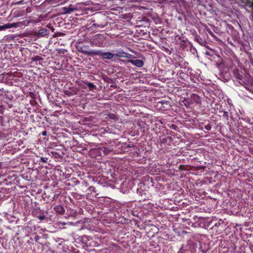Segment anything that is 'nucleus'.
Returning <instances> with one entry per match:
<instances>
[{"mask_svg": "<svg viewBox=\"0 0 253 253\" xmlns=\"http://www.w3.org/2000/svg\"><path fill=\"white\" fill-rule=\"evenodd\" d=\"M88 190L90 191V192H94L95 191V187L93 186H90L88 187Z\"/></svg>", "mask_w": 253, "mask_h": 253, "instance_id": "14", "label": "nucleus"}, {"mask_svg": "<svg viewBox=\"0 0 253 253\" xmlns=\"http://www.w3.org/2000/svg\"><path fill=\"white\" fill-rule=\"evenodd\" d=\"M126 52L124 51H119L116 54V56L120 57H125Z\"/></svg>", "mask_w": 253, "mask_h": 253, "instance_id": "8", "label": "nucleus"}, {"mask_svg": "<svg viewBox=\"0 0 253 253\" xmlns=\"http://www.w3.org/2000/svg\"><path fill=\"white\" fill-rule=\"evenodd\" d=\"M86 84L90 89L96 87V86L91 83L87 82Z\"/></svg>", "mask_w": 253, "mask_h": 253, "instance_id": "9", "label": "nucleus"}, {"mask_svg": "<svg viewBox=\"0 0 253 253\" xmlns=\"http://www.w3.org/2000/svg\"><path fill=\"white\" fill-rule=\"evenodd\" d=\"M132 57H133L132 55L129 54V53H126L125 57L127 58H132Z\"/></svg>", "mask_w": 253, "mask_h": 253, "instance_id": "13", "label": "nucleus"}, {"mask_svg": "<svg viewBox=\"0 0 253 253\" xmlns=\"http://www.w3.org/2000/svg\"><path fill=\"white\" fill-rule=\"evenodd\" d=\"M75 9L70 7H64V13H70L74 11Z\"/></svg>", "mask_w": 253, "mask_h": 253, "instance_id": "7", "label": "nucleus"}, {"mask_svg": "<svg viewBox=\"0 0 253 253\" xmlns=\"http://www.w3.org/2000/svg\"><path fill=\"white\" fill-rule=\"evenodd\" d=\"M223 116L226 118H227L228 117V113L226 111H224V114H223Z\"/></svg>", "mask_w": 253, "mask_h": 253, "instance_id": "17", "label": "nucleus"}, {"mask_svg": "<svg viewBox=\"0 0 253 253\" xmlns=\"http://www.w3.org/2000/svg\"><path fill=\"white\" fill-rule=\"evenodd\" d=\"M88 47L87 46L84 45V46H78L77 47L78 50L79 52L83 53L86 55H94V54L96 53L95 52V50H87L86 49Z\"/></svg>", "mask_w": 253, "mask_h": 253, "instance_id": "2", "label": "nucleus"}, {"mask_svg": "<svg viewBox=\"0 0 253 253\" xmlns=\"http://www.w3.org/2000/svg\"><path fill=\"white\" fill-rule=\"evenodd\" d=\"M95 53L94 55H100L103 58L107 59H111L112 58L114 55L111 52H102L100 50H95Z\"/></svg>", "mask_w": 253, "mask_h": 253, "instance_id": "3", "label": "nucleus"}, {"mask_svg": "<svg viewBox=\"0 0 253 253\" xmlns=\"http://www.w3.org/2000/svg\"><path fill=\"white\" fill-rule=\"evenodd\" d=\"M91 45L95 46H102L104 41V37L101 35H96L93 39L89 40Z\"/></svg>", "mask_w": 253, "mask_h": 253, "instance_id": "1", "label": "nucleus"}, {"mask_svg": "<svg viewBox=\"0 0 253 253\" xmlns=\"http://www.w3.org/2000/svg\"><path fill=\"white\" fill-rule=\"evenodd\" d=\"M5 26H6V24L4 25L3 26H0V31H2L3 30L7 29Z\"/></svg>", "mask_w": 253, "mask_h": 253, "instance_id": "16", "label": "nucleus"}, {"mask_svg": "<svg viewBox=\"0 0 253 253\" xmlns=\"http://www.w3.org/2000/svg\"><path fill=\"white\" fill-rule=\"evenodd\" d=\"M47 160V159L46 158H44V157L41 158V160L43 163H46Z\"/></svg>", "mask_w": 253, "mask_h": 253, "instance_id": "15", "label": "nucleus"}, {"mask_svg": "<svg viewBox=\"0 0 253 253\" xmlns=\"http://www.w3.org/2000/svg\"><path fill=\"white\" fill-rule=\"evenodd\" d=\"M2 113H3V108L1 106H0V114H2Z\"/></svg>", "mask_w": 253, "mask_h": 253, "instance_id": "18", "label": "nucleus"}, {"mask_svg": "<svg viewBox=\"0 0 253 253\" xmlns=\"http://www.w3.org/2000/svg\"><path fill=\"white\" fill-rule=\"evenodd\" d=\"M206 54H207V55H209V53H208V52H206Z\"/></svg>", "mask_w": 253, "mask_h": 253, "instance_id": "20", "label": "nucleus"}, {"mask_svg": "<svg viewBox=\"0 0 253 253\" xmlns=\"http://www.w3.org/2000/svg\"><path fill=\"white\" fill-rule=\"evenodd\" d=\"M18 26V23H8L6 24V28L7 29L16 27Z\"/></svg>", "mask_w": 253, "mask_h": 253, "instance_id": "6", "label": "nucleus"}, {"mask_svg": "<svg viewBox=\"0 0 253 253\" xmlns=\"http://www.w3.org/2000/svg\"><path fill=\"white\" fill-rule=\"evenodd\" d=\"M54 210L56 212L59 213L60 214L64 213L65 211L63 207L61 205L56 206L55 207H54Z\"/></svg>", "mask_w": 253, "mask_h": 253, "instance_id": "5", "label": "nucleus"}, {"mask_svg": "<svg viewBox=\"0 0 253 253\" xmlns=\"http://www.w3.org/2000/svg\"><path fill=\"white\" fill-rule=\"evenodd\" d=\"M205 128L207 130H210L211 128V126L210 124H208L205 126Z\"/></svg>", "mask_w": 253, "mask_h": 253, "instance_id": "12", "label": "nucleus"}, {"mask_svg": "<svg viewBox=\"0 0 253 253\" xmlns=\"http://www.w3.org/2000/svg\"><path fill=\"white\" fill-rule=\"evenodd\" d=\"M38 217L41 221H42L45 219V216L44 215H40L38 216Z\"/></svg>", "mask_w": 253, "mask_h": 253, "instance_id": "11", "label": "nucleus"}, {"mask_svg": "<svg viewBox=\"0 0 253 253\" xmlns=\"http://www.w3.org/2000/svg\"><path fill=\"white\" fill-rule=\"evenodd\" d=\"M46 33H47V30L45 29H41L39 32V34L42 35H46Z\"/></svg>", "mask_w": 253, "mask_h": 253, "instance_id": "10", "label": "nucleus"}, {"mask_svg": "<svg viewBox=\"0 0 253 253\" xmlns=\"http://www.w3.org/2000/svg\"><path fill=\"white\" fill-rule=\"evenodd\" d=\"M42 135H46V131H42Z\"/></svg>", "mask_w": 253, "mask_h": 253, "instance_id": "19", "label": "nucleus"}, {"mask_svg": "<svg viewBox=\"0 0 253 253\" xmlns=\"http://www.w3.org/2000/svg\"><path fill=\"white\" fill-rule=\"evenodd\" d=\"M127 62L131 63L132 65L139 68L142 67L144 65L143 62L139 59L128 60Z\"/></svg>", "mask_w": 253, "mask_h": 253, "instance_id": "4", "label": "nucleus"}]
</instances>
